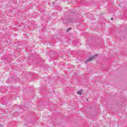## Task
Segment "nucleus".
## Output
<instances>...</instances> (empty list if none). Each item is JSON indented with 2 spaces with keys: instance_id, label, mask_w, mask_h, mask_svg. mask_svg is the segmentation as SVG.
Returning <instances> with one entry per match:
<instances>
[{
  "instance_id": "f257e3e1",
  "label": "nucleus",
  "mask_w": 127,
  "mask_h": 127,
  "mask_svg": "<svg viewBox=\"0 0 127 127\" xmlns=\"http://www.w3.org/2000/svg\"><path fill=\"white\" fill-rule=\"evenodd\" d=\"M76 20H78V17H76L75 16L69 17L68 18H67V19H63V23L64 24H68V23H70L71 22H75Z\"/></svg>"
},
{
  "instance_id": "f03ea898",
  "label": "nucleus",
  "mask_w": 127,
  "mask_h": 127,
  "mask_svg": "<svg viewBox=\"0 0 127 127\" xmlns=\"http://www.w3.org/2000/svg\"><path fill=\"white\" fill-rule=\"evenodd\" d=\"M97 57V55L91 57V58L87 59V61L85 62L86 64H87V62H89V61H92L93 59H95Z\"/></svg>"
},
{
  "instance_id": "7ed1b4c3",
  "label": "nucleus",
  "mask_w": 127,
  "mask_h": 127,
  "mask_svg": "<svg viewBox=\"0 0 127 127\" xmlns=\"http://www.w3.org/2000/svg\"><path fill=\"white\" fill-rule=\"evenodd\" d=\"M78 95H82V91H79L77 92Z\"/></svg>"
},
{
  "instance_id": "20e7f679",
  "label": "nucleus",
  "mask_w": 127,
  "mask_h": 127,
  "mask_svg": "<svg viewBox=\"0 0 127 127\" xmlns=\"http://www.w3.org/2000/svg\"><path fill=\"white\" fill-rule=\"evenodd\" d=\"M69 30H71V28H69L66 29V32H69Z\"/></svg>"
},
{
  "instance_id": "39448f33",
  "label": "nucleus",
  "mask_w": 127,
  "mask_h": 127,
  "mask_svg": "<svg viewBox=\"0 0 127 127\" xmlns=\"http://www.w3.org/2000/svg\"><path fill=\"white\" fill-rule=\"evenodd\" d=\"M114 19V18H111V20H113Z\"/></svg>"
}]
</instances>
